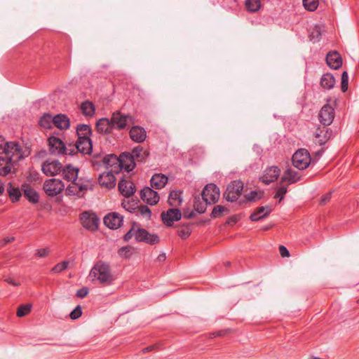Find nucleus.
<instances>
[{
  "mask_svg": "<svg viewBox=\"0 0 359 359\" xmlns=\"http://www.w3.org/2000/svg\"><path fill=\"white\" fill-rule=\"evenodd\" d=\"M90 276L93 278V280H97L102 285H110L115 280L109 264L102 261H98L94 264L90 271Z\"/></svg>",
  "mask_w": 359,
  "mask_h": 359,
  "instance_id": "obj_1",
  "label": "nucleus"
},
{
  "mask_svg": "<svg viewBox=\"0 0 359 359\" xmlns=\"http://www.w3.org/2000/svg\"><path fill=\"white\" fill-rule=\"evenodd\" d=\"M28 154L19 143L7 142L4 145L2 155L17 165L18 163Z\"/></svg>",
  "mask_w": 359,
  "mask_h": 359,
  "instance_id": "obj_2",
  "label": "nucleus"
},
{
  "mask_svg": "<svg viewBox=\"0 0 359 359\" xmlns=\"http://www.w3.org/2000/svg\"><path fill=\"white\" fill-rule=\"evenodd\" d=\"M50 151L55 154H66L69 156L74 155V149L70 147H66L64 142L58 137L52 136L48 139Z\"/></svg>",
  "mask_w": 359,
  "mask_h": 359,
  "instance_id": "obj_3",
  "label": "nucleus"
},
{
  "mask_svg": "<svg viewBox=\"0 0 359 359\" xmlns=\"http://www.w3.org/2000/svg\"><path fill=\"white\" fill-rule=\"evenodd\" d=\"M243 190V183L241 180L231 182L224 193L225 199L230 202L236 201L241 195Z\"/></svg>",
  "mask_w": 359,
  "mask_h": 359,
  "instance_id": "obj_4",
  "label": "nucleus"
},
{
  "mask_svg": "<svg viewBox=\"0 0 359 359\" xmlns=\"http://www.w3.org/2000/svg\"><path fill=\"white\" fill-rule=\"evenodd\" d=\"M292 161L295 168L299 170H304L311 163L310 154L306 149H300L293 154Z\"/></svg>",
  "mask_w": 359,
  "mask_h": 359,
  "instance_id": "obj_5",
  "label": "nucleus"
},
{
  "mask_svg": "<svg viewBox=\"0 0 359 359\" xmlns=\"http://www.w3.org/2000/svg\"><path fill=\"white\" fill-rule=\"evenodd\" d=\"M219 189L214 184H207L202 192V198L203 201L206 204L209 205L217 202L219 198Z\"/></svg>",
  "mask_w": 359,
  "mask_h": 359,
  "instance_id": "obj_6",
  "label": "nucleus"
},
{
  "mask_svg": "<svg viewBox=\"0 0 359 359\" xmlns=\"http://www.w3.org/2000/svg\"><path fill=\"white\" fill-rule=\"evenodd\" d=\"M63 182L55 178L46 180L43 184V189L46 194L49 196H55L60 194L64 189Z\"/></svg>",
  "mask_w": 359,
  "mask_h": 359,
  "instance_id": "obj_7",
  "label": "nucleus"
},
{
  "mask_svg": "<svg viewBox=\"0 0 359 359\" xmlns=\"http://www.w3.org/2000/svg\"><path fill=\"white\" fill-rule=\"evenodd\" d=\"M80 220L83 227L88 230L95 231L98 227L99 219L95 213L83 212L80 215Z\"/></svg>",
  "mask_w": 359,
  "mask_h": 359,
  "instance_id": "obj_8",
  "label": "nucleus"
},
{
  "mask_svg": "<svg viewBox=\"0 0 359 359\" xmlns=\"http://www.w3.org/2000/svg\"><path fill=\"white\" fill-rule=\"evenodd\" d=\"M134 236L137 242H145L151 245L159 242V238L156 235L149 233L146 229L140 228L138 224L135 228Z\"/></svg>",
  "mask_w": 359,
  "mask_h": 359,
  "instance_id": "obj_9",
  "label": "nucleus"
},
{
  "mask_svg": "<svg viewBox=\"0 0 359 359\" xmlns=\"http://www.w3.org/2000/svg\"><path fill=\"white\" fill-rule=\"evenodd\" d=\"M132 121V116L130 115L122 114L119 111L112 114L110 118V123L113 129L121 130Z\"/></svg>",
  "mask_w": 359,
  "mask_h": 359,
  "instance_id": "obj_10",
  "label": "nucleus"
},
{
  "mask_svg": "<svg viewBox=\"0 0 359 359\" xmlns=\"http://www.w3.org/2000/svg\"><path fill=\"white\" fill-rule=\"evenodd\" d=\"M62 169L61 163L57 160L48 159L41 165L42 172L47 176H55Z\"/></svg>",
  "mask_w": 359,
  "mask_h": 359,
  "instance_id": "obj_11",
  "label": "nucleus"
},
{
  "mask_svg": "<svg viewBox=\"0 0 359 359\" xmlns=\"http://www.w3.org/2000/svg\"><path fill=\"white\" fill-rule=\"evenodd\" d=\"M70 147L74 149V154L80 152L82 154H90L93 150V144L90 138L78 139L74 144Z\"/></svg>",
  "mask_w": 359,
  "mask_h": 359,
  "instance_id": "obj_12",
  "label": "nucleus"
},
{
  "mask_svg": "<svg viewBox=\"0 0 359 359\" xmlns=\"http://www.w3.org/2000/svg\"><path fill=\"white\" fill-rule=\"evenodd\" d=\"M319 121L323 126L330 125L334 118V109L330 104H325L319 112Z\"/></svg>",
  "mask_w": 359,
  "mask_h": 359,
  "instance_id": "obj_13",
  "label": "nucleus"
},
{
  "mask_svg": "<svg viewBox=\"0 0 359 359\" xmlns=\"http://www.w3.org/2000/svg\"><path fill=\"white\" fill-rule=\"evenodd\" d=\"M182 218L181 211L178 208H170L161 213V219L166 226H171L174 222Z\"/></svg>",
  "mask_w": 359,
  "mask_h": 359,
  "instance_id": "obj_14",
  "label": "nucleus"
},
{
  "mask_svg": "<svg viewBox=\"0 0 359 359\" xmlns=\"http://www.w3.org/2000/svg\"><path fill=\"white\" fill-rule=\"evenodd\" d=\"M123 217L117 212H111L104 217V224L111 229H116L123 223Z\"/></svg>",
  "mask_w": 359,
  "mask_h": 359,
  "instance_id": "obj_15",
  "label": "nucleus"
},
{
  "mask_svg": "<svg viewBox=\"0 0 359 359\" xmlns=\"http://www.w3.org/2000/svg\"><path fill=\"white\" fill-rule=\"evenodd\" d=\"M280 174V170L277 166H271L267 168L263 175L260 177V180L265 184H269L275 182Z\"/></svg>",
  "mask_w": 359,
  "mask_h": 359,
  "instance_id": "obj_16",
  "label": "nucleus"
},
{
  "mask_svg": "<svg viewBox=\"0 0 359 359\" xmlns=\"http://www.w3.org/2000/svg\"><path fill=\"white\" fill-rule=\"evenodd\" d=\"M140 197L144 202L151 205L156 204L160 199L158 192L149 187H144L141 191Z\"/></svg>",
  "mask_w": 359,
  "mask_h": 359,
  "instance_id": "obj_17",
  "label": "nucleus"
},
{
  "mask_svg": "<svg viewBox=\"0 0 359 359\" xmlns=\"http://www.w3.org/2000/svg\"><path fill=\"white\" fill-rule=\"evenodd\" d=\"M17 170V165L9 159L0 156V176H7L10 174H15Z\"/></svg>",
  "mask_w": 359,
  "mask_h": 359,
  "instance_id": "obj_18",
  "label": "nucleus"
},
{
  "mask_svg": "<svg viewBox=\"0 0 359 359\" xmlns=\"http://www.w3.org/2000/svg\"><path fill=\"white\" fill-rule=\"evenodd\" d=\"M332 135V130L327 128V126L318 127L315 133L316 142L323 145L331 138Z\"/></svg>",
  "mask_w": 359,
  "mask_h": 359,
  "instance_id": "obj_19",
  "label": "nucleus"
},
{
  "mask_svg": "<svg viewBox=\"0 0 359 359\" xmlns=\"http://www.w3.org/2000/svg\"><path fill=\"white\" fill-rule=\"evenodd\" d=\"M103 163L106 165L108 170L115 172L116 174L121 171L120 165V157H117L114 154L107 155L103 158Z\"/></svg>",
  "mask_w": 359,
  "mask_h": 359,
  "instance_id": "obj_20",
  "label": "nucleus"
},
{
  "mask_svg": "<svg viewBox=\"0 0 359 359\" xmlns=\"http://www.w3.org/2000/svg\"><path fill=\"white\" fill-rule=\"evenodd\" d=\"M115 173V172L108 170L107 172L100 174L98 178L100 185L108 189L114 188L116 185Z\"/></svg>",
  "mask_w": 359,
  "mask_h": 359,
  "instance_id": "obj_21",
  "label": "nucleus"
},
{
  "mask_svg": "<svg viewBox=\"0 0 359 359\" xmlns=\"http://www.w3.org/2000/svg\"><path fill=\"white\" fill-rule=\"evenodd\" d=\"M327 65L333 69H338L342 65V59L337 51H330L326 56Z\"/></svg>",
  "mask_w": 359,
  "mask_h": 359,
  "instance_id": "obj_22",
  "label": "nucleus"
},
{
  "mask_svg": "<svg viewBox=\"0 0 359 359\" xmlns=\"http://www.w3.org/2000/svg\"><path fill=\"white\" fill-rule=\"evenodd\" d=\"M129 134L131 140L137 143L143 142L147 137V132L144 128L138 126H133Z\"/></svg>",
  "mask_w": 359,
  "mask_h": 359,
  "instance_id": "obj_23",
  "label": "nucleus"
},
{
  "mask_svg": "<svg viewBox=\"0 0 359 359\" xmlns=\"http://www.w3.org/2000/svg\"><path fill=\"white\" fill-rule=\"evenodd\" d=\"M168 182V177L161 173L154 174L150 180L151 187L155 189H161L163 188Z\"/></svg>",
  "mask_w": 359,
  "mask_h": 359,
  "instance_id": "obj_24",
  "label": "nucleus"
},
{
  "mask_svg": "<svg viewBox=\"0 0 359 359\" xmlns=\"http://www.w3.org/2000/svg\"><path fill=\"white\" fill-rule=\"evenodd\" d=\"M118 188L121 194L125 197H130L135 191V187L133 182H128L124 179L120 180Z\"/></svg>",
  "mask_w": 359,
  "mask_h": 359,
  "instance_id": "obj_25",
  "label": "nucleus"
},
{
  "mask_svg": "<svg viewBox=\"0 0 359 359\" xmlns=\"http://www.w3.org/2000/svg\"><path fill=\"white\" fill-rule=\"evenodd\" d=\"M120 169H124L125 170L130 172L133 170L135 167V163L133 156L130 154H122L120 155Z\"/></svg>",
  "mask_w": 359,
  "mask_h": 359,
  "instance_id": "obj_26",
  "label": "nucleus"
},
{
  "mask_svg": "<svg viewBox=\"0 0 359 359\" xmlns=\"http://www.w3.org/2000/svg\"><path fill=\"white\" fill-rule=\"evenodd\" d=\"M79 170L71 165L65 166L62 169L63 178L68 182H76L78 180V173Z\"/></svg>",
  "mask_w": 359,
  "mask_h": 359,
  "instance_id": "obj_27",
  "label": "nucleus"
},
{
  "mask_svg": "<svg viewBox=\"0 0 359 359\" xmlns=\"http://www.w3.org/2000/svg\"><path fill=\"white\" fill-rule=\"evenodd\" d=\"M271 212V209L269 206H262L257 209L256 211L252 212L250 219L252 222L259 221L263 218L267 217Z\"/></svg>",
  "mask_w": 359,
  "mask_h": 359,
  "instance_id": "obj_28",
  "label": "nucleus"
},
{
  "mask_svg": "<svg viewBox=\"0 0 359 359\" xmlns=\"http://www.w3.org/2000/svg\"><path fill=\"white\" fill-rule=\"evenodd\" d=\"M21 189L24 196L29 200V201L33 203H36L39 201L37 192L29 184H22Z\"/></svg>",
  "mask_w": 359,
  "mask_h": 359,
  "instance_id": "obj_29",
  "label": "nucleus"
},
{
  "mask_svg": "<svg viewBox=\"0 0 359 359\" xmlns=\"http://www.w3.org/2000/svg\"><path fill=\"white\" fill-rule=\"evenodd\" d=\"M54 126L60 130H67L70 126V120L65 114H57L54 116Z\"/></svg>",
  "mask_w": 359,
  "mask_h": 359,
  "instance_id": "obj_30",
  "label": "nucleus"
},
{
  "mask_svg": "<svg viewBox=\"0 0 359 359\" xmlns=\"http://www.w3.org/2000/svg\"><path fill=\"white\" fill-rule=\"evenodd\" d=\"M96 129L99 133H110L113 129L110 123V119L107 118H102L99 119L96 123Z\"/></svg>",
  "mask_w": 359,
  "mask_h": 359,
  "instance_id": "obj_31",
  "label": "nucleus"
},
{
  "mask_svg": "<svg viewBox=\"0 0 359 359\" xmlns=\"http://www.w3.org/2000/svg\"><path fill=\"white\" fill-rule=\"evenodd\" d=\"M299 173L292 168L287 169L282 177L281 182H288L289 184H293L300 180Z\"/></svg>",
  "mask_w": 359,
  "mask_h": 359,
  "instance_id": "obj_32",
  "label": "nucleus"
},
{
  "mask_svg": "<svg viewBox=\"0 0 359 359\" xmlns=\"http://www.w3.org/2000/svg\"><path fill=\"white\" fill-rule=\"evenodd\" d=\"M182 192L179 190H172L170 192L168 197V203L170 206L177 207L182 203Z\"/></svg>",
  "mask_w": 359,
  "mask_h": 359,
  "instance_id": "obj_33",
  "label": "nucleus"
},
{
  "mask_svg": "<svg viewBox=\"0 0 359 359\" xmlns=\"http://www.w3.org/2000/svg\"><path fill=\"white\" fill-rule=\"evenodd\" d=\"M335 84V79L330 73L324 74L320 79V85L323 88L330 90Z\"/></svg>",
  "mask_w": 359,
  "mask_h": 359,
  "instance_id": "obj_34",
  "label": "nucleus"
},
{
  "mask_svg": "<svg viewBox=\"0 0 359 359\" xmlns=\"http://www.w3.org/2000/svg\"><path fill=\"white\" fill-rule=\"evenodd\" d=\"M74 184L76 185L79 191H84L87 190H93V179L83 180L82 178L78 180L76 182H74Z\"/></svg>",
  "mask_w": 359,
  "mask_h": 359,
  "instance_id": "obj_35",
  "label": "nucleus"
},
{
  "mask_svg": "<svg viewBox=\"0 0 359 359\" xmlns=\"http://www.w3.org/2000/svg\"><path fill=\"white\" fill-rule=\"evenodd\" d=\"M134 161L137 160L139 161H144L147 158L149 153L147 151L144 150L141 146H137L134 148L130 154Z\"/></svg>",
  "mask_w": 359,
  "mask_h": 359,
  "instance_id": "obj_36",
  "label": "nucleus"
},
{
  "mask_svg": "<svg viewBox=\"0 0 359 359\" xmlns=\"http://www.w3.org/2000/svg\"><path fill=\"white\" fill-rule=\"evenodd\" d=\"M91 133V128L88 125L79 124L76 127L78 139L90 138Z\"/></svg>",
  "mask_w": 359,
  "mask_h": 359,
  "instance_id": "obj_37",
  "label": "nucleus"
},
{
  "mask_svg": "<svg viewBox=\"0 0 359 359\" xmlns=\"http://www.w3.org/2000/svg\"><path fill=\"white\" fill-rule=\"evenodd\" d=\"M81 110L86 116H92L95 114V108L93 102L85 101L81 105Z\"/></svg>",
  "mask_w": 359,
  "mask_h": 359,
  "instance_id": "obj_38",
  "label": "nucleus"
},
{
  "mask_svg": "<svg viewBox=\"0 0 359 359\" xmlns=\"http://www.w3.org/2000/svg\"><path fill=\"white\" fill-rule=\"evenodd\" d=\"M39 125L46 129L52 128V125L54 124V116H52L50 114H43L40 120Z\"/></svg>",
  "mask_w": 359,
  "mask_h": 359,
  "instance_id": "obj_39",
  "label": "nucleus"
},
{
  "mask_svg": "<svg viewBox=\"0 0 359 359\" xmlns=\"http://www.w3.org/2000/svg\"><path fill=\"white\" fill-rule=\"evenodd\" d=\"M6 190L12 201L15 202L20 199L21 196V192L19 188L13 186L11 184H9Z\"/></svg>",
  "mask_w": 359,
  "mask_h": 359,
  "instance_id": "obj_40",
  "label": "nucleus"
},
{
  "mask_svg": "<svg viewBox=\"0 0 359 359\" xmlns=\"http://www.w3.org/2000/svg\"><path fill=\"white\" fill-rule=\"evenodd\" d=\"M264 193L261 191H252L245 195V202H255L263 197Z\"/></svg>",
  "mask_w": 359,
  "mask_h": 359,
  "instance_id": "obj_41",
  "label": "nucleus"
},
{
  "mask_svg": "<svg viewBox=\"0 0 359 359\" xmlns=\"http://www.w3.org/2000/svg\"><path fill=\"white\" fill-rule=\"evenodd\" d=\"M245 7L250 12H257L261 7L260 0H245Z\"/></svg>",
  "mask_w": 359,
  "mask_h": 359,
  "instance_id": "obj_42",
  "label": "nucleus"
},
{
  "mask_svg": "<svg viewBox=\"0 0 359 359\" xmlns=\"http://www.w3.org/2000/svg\"><path fill=\"white\" fill-rule=\"evenodd\" d=\"M134 248L131 246H125L118 250V255L124 259L130 258L133 254Z\"/></svg>",
  "mask_w": 359,
  "mask_h": 359,
  "instance_id": "obj_43",
  "label": "nucleus"
},
{
  "mask_svg": "<svg viewBox=\"0 0 359 359\" xmlns=\"http://www.w3.org/2000/svg\"><path fill=\"white\" fill-rule=\"evenodd\" d=\"M304 8L309 11H314L318 6V0H302Z\"/></svg>",
  "mask_w": 359,
  "mask_h": 359,
  "instance_id": "obj_44",
  "label": "nucleus"
},
{
  "mask_svg": "<svg viewBox=\"0 0 359 359\" xmlns=\"http://www.w3.org/2000/svg\"><path fill=\"white\" fill-rule=\"evenodd\" d=\"M32 306L30 304H21L17 310V316L23 317L31 311Z\"/></svg>",
  "mask_w": 359,
  "mask_h": 359,
  "instance_id": "obj_45",
  "label": "nucleus"
},
{
  "mask_svg": "<svg viewBox=\"0 0 359 359\" xmlns=\"http://www.w3.org/2000/svg\"><path fill=\"white\" fill-rule=\"evenodd\" d=\"M178 236L182 239H187L189 237V236L191 233V229L189 226V225L183 226L181 229L178 230Z\"/></svg>",
  "mask_w": 359,
  "mask_h": 359,
  "instance_id": "obj_46",
  "label": "nucleus"
},
{
  "mask_svg": "<svg viewBox=\"0 0 359 359\" xmlns=\"http://www.w3.org/2000/svg\"><path fill=\"white\" fill-rule=\"evenodd\" d=\"M69 261L61 262L57 264L55 266H54V267H53L51 271H52V272H53L55 273H60V272L63 271L64 270H65L66 269H67V267L69 266Z\"/></svg>",
  "mask_w": 359,
  "mask_h": 359,
  "instance_id": "obj_47",
  "label": "nucleus"
},
{
  "mask_svg": "<svg viewBox=\"0 0 359 359\" xmlns=\"http://www.w3.org/2000/svg\"><path fill=\"white\" fill-rule=\"evenodd\" d=\"M224 211H227V209L224 206L221 205H217L214 207L210 216L212 218L219 217L222 215V214Z\"/></svg>",
  "mask_w": 359,
  "mask_h": 359,
  "instance_id": "obj_48",
  "label": "nucleus"
},
{
  "mask_svg": "<svg viewBox=\"0 0 359 359\" xmlns=\"http://www.w3.org/2000/svg\"><path fill=\"white\" fill-rule=\"evenodd\" d=\"M348 75L347 72L344 71L341 75V91L345 93L348 90Z\"/></svg>",
  "mask_w": 359,
  "mask_h": 359,
  "instance_id": "obj_49",
  "label": "nucleus"
},
{
  "mask_svg": "<svg viewBox=\"0 0 359 359\" xmlns=\"http://www.w3.org/2000/svg\"><path fill=\"white\" fill-rule=\"evenodd\" d=\"M82 315L81 307L80 305L76 306V308L70 313L69 317L72 320L79 318Z\"/></svg>",
  "mask_w": 359,
  "mask_h": 359,
  "instance_id": "obj_50",
  "label": "nucleus"
},
{
  "mask_svg": "<svg viewBox=\"0 0 359 359\" xmlns=\"http://www.w3.org/2000/svg\"><path fill=\"white\" fill-rule=\"evenodd\" d=\"M137 210L141 215L146 216L148 218L151 217V210L147 205H140L137 208Z\"/></svg>",
  "mask_w": 359,
  "mask_h": 359,
  "instance_id": "obj_51",
  "label": "nucleus"
},
{
  "mask_svg": "<svg viewBox=\"0 0 359 359\" xmlns=\"http://www.w3.org/2000/svg\"><path fill=\"white\" fill-rule=\"evenodd\" d=\"M136 226H137V223H133V225H132V228L130 230H129L125 235H124V237H123V239L125 241H128L129 240H130L133 236H134V232L135 231V228Z\"/></svg>",
  "mask_w": 359,
  "mask_h": 359,
  "instance_id": "obj_52",
  "label": "nucleus"
},
{
  "mask_svg": "<svg viewBox=\"0 0 359 359\" xmlns=\"http://www.w3.org/2000/svg\"><path fill=\"white\" fill-rule=\"evenodd\" d=\"M287 187H280L278 188L277 191L274 196V198H279L280 201L283 198L285 194L287 193Z\"/></svg>",
  "mask_w": 359,
  "mask_h": 359,
  "instance_id": "obj_53",
  "label": "nucleus"
},
{
  "mask_svg": "<svg viewBox=\"0 0 359 359\" xmlns=\"http://www.w3.org/2000/svg\"><path fill=\"white\" fill-rule=\"evenodd\" d=\"M66 191L68 193V194L73 195H79L80 192L76 185H75L74 183H72V185H69L67 187Z\"/></svg>",
  "mask_w": 359,
  "mask_h": 359,
  "instance_id": "obj_54",
  "label": "nucleus"
},
{
  "mask_svg": "<svg viewBox=\"0 0 359 359\" xmlns=\"http://www.w3.org/2000/svg\"><path fill=\"white\" fill-rule=\"evenodd\" d=\"M49 253L50 249L48 248H46L36 250V255L39 257H46L48 256Z\"/></svg>",
  "mask_w": 359,
  "mask_h": 359,
  "instance_id": "obj_55",
  "label": "nucleus"
},
{
  "mask_svg": "<svg viewBox=\"0 0 359 359\" xmlns=\"http://www.w3.org/2000/svg\"><path fill=\"white\" fill-rule=\"evenodd\" d=\"M332 197V193L329 192L323 196H322L320 200V205H326L331 199Z\"/></svg>",
  "mask_w": 359,
  "mask_h": 359,
  "instance_id": "obj_56",
  "label": "nucleus"
},
{
  "mask_svg": "<svg viewBox=\"0 0 359 359\" xmlns=\"http://www.w3.org/2000/svg\"><path fill=\"white\" fill-rule=\"evenodd\" d=\"M88 294V289L86 287H83L82 288L77 290L76 296L79 298H83L86 297Z\"/></svg>",
  "mask_w": 359,
  "mask_h": 359,
  "instance_id": "obj_57",
  "label": "nucleus"
},
{
  "mask_svg": "<svg viewBox=\"0 0 359 359\" xmlns=\"http://www.w3.org/2000/svg\"><path fill=\"white\" fill-rule=\"evenodd\" d=\"M15 241V238L13 236L11 237H5L0 241L1 247H4L6 244L11 243Z\"/></svg>",
  "mask_w": 359,
  "mask_h": 359,
  "instance_id": "obj_58",
  "label": "nucleus"
},
{
  "mask_svg": "<svg viewBox=\"0 0 359 359\" xmlns=\"http://www.w3.org/2000/svg\"><path fill=\"white\" fill-rule=\"evenodd\" d=\"M279 252H280V255L283 257H289L290 256V252H289L288 250L285 246H283V245H280L279 246Z\"/></svg>",
  "mask_w": 359,
  "mask_h": 359,
  "instance_id": "obj_59",
  "label": "nucleus"
},
{
  "mask_svg": "<svg viewBox=\"0 0 359 359\" xmlns=\"http://www.w3.org/2000/svg\"><path fill=\"white\" fill-rule=\"evenodd\" d=\"M311 35L313 38L316 37L317 39H318L321 35L320 27H316Z\"/></svg>",
  "mask_w": 359,
  "mask_h": 359,
  "instance_id": "obj_60",
  "label": "nucleus"
},
{
  "mask_svg": "<svg viewBox=\"0 0 359 359\" xmlns=\"http://www.w3.org/2000/svg\"><path fill=\"white\" fill-rule=\"evenodd\" d=\"M6 142H5L4 140L0 137V154H3L4 152V147Z\"/></svg>",
  "mask_w": 359,
  "mask_h": 359,
  "instance_id": "obj_61",
  "label": "nucleus"
},
{
  "mask_svg": "<svg viewBox=\"0 0 359 359\" xmlns=\"http://www.w3.org/2000/svg\"><path fill=\"white\" fill-rule=\"evenodd\" d=\"M223 334H224L223 331H218V332H213V333L210 334V338L220 337V336H222Z\"/></svg>",
  "mask_w": 359,
  "mask_h": 359,
  "instance_id": "obj_62",
  "label": "nucleus"
},
{
  "mask_svg": "<svg viewBox=\"0 0 359 359\" xmlns=\"http://www.w3.org/2000/svg\"><path fill=\"white\" fill-rule=\"evenodd\" d=\"M166 259V256H165V253H162V254H160L158 257H157V260L158 262H163L165 261Z\"/></svg>",
  "mask_w": 359,
  "mask_h": 359,
  "instance_id": "obj_63",
  "label": "nucleus"
},
{
  "mask_svg": "<svg viewBox=\"0 0 359 359\" xmlns=\"http://www.w3.org/2000/svg\"><path fill=\"white\" fill-rule=\"evenodd\" d=\"M195 210L199 213H203L205 210V208L204 207H198V205H195Z\"/></svg>",
  "mask_w": 359,
  "mask_h": 359,
  "instance_id": "obj_64",
  "label": "nucleus"
}]
</instances>
